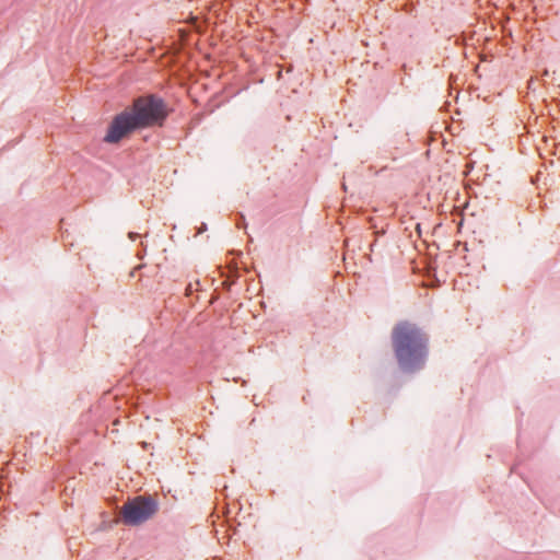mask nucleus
Returning a JSON list of instances; mask_svg holds the SVG:
<instances>
[{
    "mask_svg": "<svg viewBox=\"0 0 560 560\" xmlns=\"http://www.w3.org/2000/svg\"><path fill=\"white\" fill-rule=\"evenodd\" d=\"M166 116L167 109L162 98L154 95L138 97L130 109H125L115 116L104 140L108 143H117L137 129L161 126Z\"/></svg>",
    "mask_w": 560,
    "mask_h": 560,
    "instance_id": "nucleus-1",
    "label": "nucleus"
},
{
    "mask_svg": "<svg viewBox=\"0 0 560 560\" xmlns=\"http://www.w3.org/2000/svg\"><path fill=\"white\" fill-rule=\"evenodd\" d=\"M425 335L413 324L400 323L393 331V346L399 366L407 372L422 368L427 357Z\"/></svg>",
    "mask_w": 560,
    "mask_h": 560,
    "instance_id": "nucleus-2",
    "label": "nucleus"
},
{
    "mask_svg": "<svg viewBox=\"0 0 560 560\" xmlns=\"http://www.w3.org/2000/svg\"><path fill=\"white\" fill-rule=\"evenodd\" d=\"M158 512V503L151 497H136L127 501L120 510L124 524L140 525L150 520Z\"/></svg>",
    "mask_w": 560,
    "mask_h": 560,
    "instance_id": "nucleus-3",
    "label": "nucleus"
}]
</instances>
